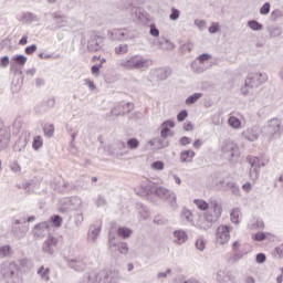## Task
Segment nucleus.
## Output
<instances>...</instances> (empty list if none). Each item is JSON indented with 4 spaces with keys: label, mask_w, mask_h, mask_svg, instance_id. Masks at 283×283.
I'll return each instance as SVG.
<instances>
[{
    "label": "nucleus",
    "mask_w": 283,
    "mask_h": 283,
    "mask_svg": "<svg viewBox=\"0 0 283 283\" xmlns=\"http://www.w3.org/2000/svg\"><path fill=\"white\" fill-rule=\"evenodd\" d=\"M142 191H144L146 196H157V198H160L161 200H167L172 209H178L176 192L163 186H157L156 184L149 181L142 185Z\"/></svg>",
    "instance_id": "obj_1"
},
{
    "label": "nucleus",
    "mask_w": 283,
    "mask_h": 283,
    "mask_svg": "<svg viewBox=\"0 0 283 283\" xmlns=\"http://www.w3.org/2000/svg\"><path fill=\"white\" fill-rule=\"evenodd\" d=\"M0 273L7 283H23V277L21 276V265L15 262L2 263Z\"/></svg>",
    "instance_id": "obj_2"
},
{
    "label": "nucleus",
    "mask_w": 283,
    "mask_h": 283,
    "mask_svg": "<svg viewBox=\"0 0 283 283\" xmlns=\"http://www.w3.org/2000/svg\"><path fill=\"white\" fill-rule=\"evenodd\" d=\"M151 65H154V61L140 54L132 55L119 62V66L124 67V70H147V67H151Z\"/></svg>",
    "instance_id": "obj_3"
},
{
    "label": "nucleus",
    "mask_w": 283,
    "mask_h": 283,
    "mask_svg": "<svg viewBox=\"0 0 283 283\" xmlns=\"http://www.w3.org/2000/svg\"><path fill=\"white\" fill-rule=\"evenodd\" d=\"M210 209H212L214 214L211 212H206L203 214V222H206V224L202 226V229L206 231L211 229L213 223L218 222V220H220V216H222V206H220L216 200L210 201Z\"/></svg>",
    "instance_id": "obj_4"
},
{
    "label": "nucleus",
    "mask_w": 283,
    "mask_h": 283,
    "mask_svg": "<svg viewBox=\"0 0 283 283\" xmlns=\"http://www.w3.org/2000/svg\"><path fill=\"white\" fill-rule=\"evenodd\" d=\"M88 282L92 283H116L118 276L113 271H101L99 273H92L88 275Z\"/></svg>",
    "instance_id": "obj_5"
},
{
    "label": "nucleus",
    "mask_w": 283,
    "mask_h": 283,
    "mask_svg": "<svg viewBox=\"0 0 283 283\" xmlns=\"http://www.w3.org/2000/svg\"><path fill=\"white\" fill-rule=\"evenodd\" d=\"M64 262L69 269L76 271L77 273H83L87 269V258L80 255L75 258L64 256Z\"/></svg>",
    "instance_id": "obj_6"
},
{
    "label": "nucleus",
    "mask_w": 283,
    "mask_h": 283,
    "mask_svg": "<svg viewBox=\"0 0 283 283\" xmlns=\"http://www.w3.org/2000/svg\"><path fill=\"white\" fill-rule=\"evenodd\" d=\"M269 81V75L266 73H250L245 78L244 86L245 87H260L262 83H266Z\"/></svg>",
    "instance_id": "obj_7"
},
{
    "label": "nucleus",
    "mask_w": 283,
    "mask_h": 283,
    "mask_svg": "<svg viewBox=\"0 0 283 283\" xmlns=\"http://www.w3.org/2000/svg\"><path fill=\"white\" fill-rule=\"evenodd\" d=\"M221 151L228 160H234V158H240V147H238V144L233 142L226 143Z\"/></svg>",
    "instance_id": "obj_8"
},
{
    "label": "nucleus",
    "mask_w": 283,
    "mask_h": 283,
    "mask_svg": "<svg viewBox=\"0 0 283 283\" xmlns=\"http://www.w3.org/2000/svg\"><path fill=\"white\" fill-rule=\"evenodd\" d=\"M10 138L12 135L6 127L3 119L0 118V154L10 147Z\"/></svg>",
    "instance_id": "obj_9"
},
{
    "label": "nucleus",
    "mask_w": 283,
    "mask_h": 283,
    "mask_svg": "<svg viewBox=\"0 0 283 283\" xmlns=\"http://www.w3.org/2000/svg\"><path fill=\"white\" fill-rule=\"evenodd\" d=\"M247 161L250 165V178L251 180H258L260 178V158L255 156H248Z\"/></svg>",
    "instance_id": "obj_10"
},
{
    "label": "nucleus",
    "mask_w": 283,
    "mask_h": 283,
    "mask_svg": "<svg viewBox=\"0 0 283 283\" xmlns=\"http://www.w3.org/2000/svg\"><path fill=\"white\" fill-rule=\"evenodd\" d=\"M52 224L50 221H43L33 227L32 233L35 238H45L50 233Z\"/></svg>",
    "instance_id": "obj_11"
},
{
    "label": "nucleus",
    "mask_w": 283,
    "mask_h": 283,
    "mask_svg": "<svg viewBox=\"0 0 283 283\" xmlns=\"http://www.w3.org/2000/svg\"><path fill=\"white\" fill-rule=\"evenodd\" d=\"M107 36L111 41H127L129 39V31L126 28L113 29L107 31Z\"/></svg>",
    "instance_id": "obj_12"
},
{
    "label": "nucleus",
    "mask_w": 283,
    "mask_h": 283,
    "mask_svg": "<svg viewBox=\"0 0 283 283\" xmlns=\"http://www.w3.org/2000/svg\"><path fill=\"white\" fill-rule=\"evenodd\" d=\"M102 49H103V36L97 35L96 33L91 34V38L87 41L88 52H98Z\"/></svg>",
    "instance_id": "obj_13"
},
{
    "label": "nucleus",
    "mask_w": 283,
    "mask_h": 283,
    "mask_svg": "<svg viewBox=\"0 0 283 283\" xmlns=\"http://www.w3.org/2000/svg\"><path fill=\"white\" fill-rule=\"evenodd\" d=\"M269 136H280L282 134V122L277 118L270 119L265 126Z\"/></svg>",
    "instance_id": "obj_14"
},
{
    "label": "nucleus",
    "mask_w": 283,
    "mask_h": 283,
    "mask_svg": "<svg viewBox=\"0 0 283 283\" xmlns=\"http://www.w3.org/2000/svg\"><path fill=\"white\" fill-rule=\"evenodd\" d=\"M231 240V228L229 226H221L217 229V241L219 244H227Z\"/></svg>",
    "instance_id": "obj_15"
},
{
    "label": "nucleus",
    "mask_w": 283,
    "mask_h": 283,
    "mask_svg": "<svg viewBox=\"0 0 283 283\" xmlns=\"http://www.w3.org/2000/svg\"><path fill=\"white\" fill-rule=\"evenodd\" d=\"M59 244V239L54 235L49 234L48 239L43 242L42 250L49 255H54V249Z\"/></svg>",
    "instance_id": "obj_16"
},
{
    "label": "nucleus",
    "mask_w": 283,
    "mask_h": 283,
    "mask_svg": "<svg viewBox=\"0 0 283 283\" xmlns=\"http://www.w3.org/2000/svg\"><path fill=\"white\" fill-rule=\"evenodd\" d=\"M130 15L133 19H136V21H145V19L149 17V13H147V11L140 7H133L130 9Z\"/></svg>",
    "instance_id": "obj_17"
},
{
    "label": "nucleus",
    "mask_w": 283,
    "mask_h": 283,
    "mask_svg": "<svg viewBox=\"0 0 283 283\" xmlns=\"http://www.w3.org/2000/svg\"><path fill=\"white\" fill-rule=\"evenodd\" d=\"M243 136L247 138V140H250V143H254V140L260 138V127L253 126L252 128H248L245 132H243Z\"/></svg>",
    "instance_id": "obj_18"
},
{
    "label": "nucleus",
    "mask_w": 283,
    "mask_h": 283,
    "mask_svg": "<svg viewBox=\"0 0 283 283\" xmlns=\"http://www.w3.org/2000/svg\"><path fill=\"white\" fill-rule=\"evenodd\" d=\"M174 242L175 244H185L189 240V235L185 230H175L174 231Z\"/></svg>",
    "instance_id": "obj_19"
},
{
    "label": "nucleus",
    "mask_w": 283,
    "mask_h": 283,
    "mask_svg": "<svg viewBox=\"0 0 283 283\" xmlns=\"http://www.w3.org/2000/svg\"><path fill=\"white\" fill-rule=\"evenodd\" d=\"M120 243V240L118 239V233L114 231L113 229L108 230V247L109 249H116L118 244Z\"/></svg>",
    "instance_id": "obj_20"
},
{
    "label": "nucleus",
    "mask_w": 283,
    "mask_h": 283,
    "mask_svg": "<svg viewBox=\"0 0 283 283\" xmlns=\"http://www.w3.org/2000/svg\"><path fill=\"white\" fill-rule=\"evenodd\" d=\"M12 233L14 238H18L19 240H21V238H25V234L28 233V227L12 226Z\"/></svg>",
    "instance_id": "obj_21"
},
{
    "label": "nucleus",
    "mask_w": 283,
    "mask_h": 283,
    "mask_svg": "<svg viewBox=\"0 0 283 283\" xmlns=\"http://www.w3.org/2000/svg\"><path fill=\"white\" fill-rule=\"evenodd\" d=\"M115 232H117L118 238L127 240L128 238H132L134 230H132V228L128 227H118Z\"/></svg>",
    "instance_id": "obj_22"
},
{
    "label": "nucleus",
    "mask_w": 283,
    "mask_h": 283,
    "mask_svg": "<svg viewBox=\"0 0 283 283\" xmlns=\"http://www.w3.org/2000/svg\"><path fill=\"white\" fill-rule=\"evenodd\" d=\"M247 255V252L239 250L234 252L231 256L228 258L227 262L228 264H238L239 260H242Z\"/></svg>",
    "instance_id": "obj_23"
},
{
    "label": "nucleus",
    "mask_w": 283,
    "mask_h": 283,
    "mask_svg": "<svg viewBox=\"0 0 283 283\" xmlns=\"http://www.w3.org/2000/svg\"><path fill=\"white\" fill-rule=\"evenodd\" d=\"M98 235H101V228L91 227L87 234L88 242H96V240H98Z\"/></svg>",
    "instance_id": "obj_24"
},
{
    "label": "nucleus",
    "mask_w": 283,
    "mask_h": 283,
    "mask_svg": "<svg viewBox=\"0 0 283 283\" xmlns=\"http://www.w3.org/2000/svg\"><path fill=\"white\" fill-rule=\"evenodd\" d=\"M195 156L196 151L193 150H182L180 153V163H191Z\"/></svg>",
    "instance_id": "obj_25"
},
{
    "label": "nucleus",
    "mask_w": 283,
    "mask_h": 283,
    "mask_svg": "<svg viewBox=\"0 0 283 283\" xmlns=\"http://www.w3.org/2000/svg\"><path fill=\"white\" fill-rule=\"evenodd\" d=\"M70 189V184L65 180L63 181H56L54 185V191H57V193H67V190Z\"/></svg>",
    "instance_id": "obj_26"
},
{
    "label": "nucleus",
    "mask_w": 283,
    "mask_h": 283,
    "mask_svg": "<svg viewBox=\"0 0 283 283\" xmlns=\"http://www.w3.org/2000/svg\"><path fill=\"white\" fill-rule=\"evenodd\" d=\"M171 76V69L163 67L157 71V78L159 81H167L168 77Z\"/></svg>",
    "instance_id": "obj_27"
},
{
    "label": "nucleus",
    "mask_w": 283,
    "mask_h": 283,
    "mask_svg": "<svg viewBox=\"0 0 283 283\" xmlns=\"http://www.w3.org/2000/svg\"><path fill=\"white\" fill-rule=\"evenodd\" d=\"M216 185L217 187H220V189H224V191H227V189H231L232 186L235 185V182L231 180L219 179L217 180Z\"/></svg>",
    "instance_id": "obj_28"
},
{
    "label": "nucleus",
    "mask_w": 283,
    "mask_h": 283,
    "mask_svg": "<svg viewBox=\"0 0 283 283\" xmlns=\"http://www.w3.org/2000/svg\"><path fill=\"white\" fill-rule=\"evenodd\" d=\"M38 275H40L44 282H50V268L40 266L38 269Z\"/></svg>",
    "instance_id": "obj_29"
},
{
    "label": "nucleus",
    "mask_w": 283,
    "mask_h": 283,
    "mask_svg": "<svg viewBox=\"0 0 283 283\" xmlns=\"http://www.w3.org/2000/svg\"><path fill=\"white\" fill-rule=\"evenodd\" d=\"M248 28L253 30V32H260L264 29V25H262V23H260L258 20H250L248 21Z\"/></svg>",
    "instance_id": "obj_30"
},
{
    "label": "nucleus",
    "mask_w": 283,
    "mask_h": 283,
    "mask_svg": "<svg viewBox=\"0 0 283 283\" xmlns=\"http://www.w3.org/2000/svg\"><path fill=\"white\" fill-rule=\"evenodd\" d=\"M202 98V93H193L186 98V105H193V103H198Z\"/></svg>",
    "instance_id": "obj_31"
},
{
    "label": "nucleus",
    "mask_w": 283,
    "mask_h": 283,
    "mask_svg": "<svg viewBox=\"0 0 283 283\" xmlns=\"http://www.w3.org/2000/svg\"><path fill=\"white\" fill-rule=\"evenodd\" d=\"M43 133L46 138H52L54 136V124H45L43 126Z\"/></svg>",
    "instance_id": "obj_32"
},
{
    "label": "nucleus",
    "mask_w": 283,
    "mask_h": 283,
    "mask_svg": "<svg viewBox=\"0 0 283 283\" xmlns=\"http://www.w3.org/2000/svg\"><path fill=\"white\" fill-rule=\"evenodd\" d=\"M269 235H271V233L269 232H256L252 235V240H254L255 242H264V240H266Z\"/></svg>",
    "instance_id": "obj_33"
},
{
    "label": "nucleus",
    "mask_w": 283,
    "mask_h": 283,
    "mask_svg": "<svg viewBox=\"0 0 283 283\" xmlns=\"http://www.w3.org/2000/svg\"><path fill=\"white\" fill-rule=\"evenodd\" d=\"M228 125H230V127H233V129H239V127H241L242 122L240 120V118L235 117V116H231L228 119Z\"/></svg>",
    "instance_id": "obj_34"
},
{
    "label": "nucleus",
    "mask_w": 283,
    "mask_h": 283,
    "mask_svg": "<svg viewBox=\"0 0 283 283\" xmlns=\"http://www.w3.org/2000/svg\"><path fill=\"white\" fill-rule=\"evenodd\" d=\"M195 205L197 206L198 209H200V211H207V209L211 207V203H208L207 201L201 199H195Z\"/></svg>",
    "instance_id": "obj_35"
},
{
    "label": "nucleus",
    "mask_w": 283,
    "mask_h": 283,
    "mask_svg": "<svg viewBox=\"0 0 283 283\" xmlns=\"http://www.w3.org/2000/svg\"><path fill=\"white\" fill-rule=\"evenodd\" d=\"M181 218L182 220H186V222H193V213H191L187 208L181 210Z\"/></svg>",
    "instance_id": "obj_36"
},
{
    "label": "nucleus",
    "mask_w": 283,
    "mask_h": 283,
    "mask_svg": "<svg viewBox=\"0 0 283 283\" xmlns=\"http://www.w3.org/2000/svg\"><path fill=\"white\" fill-rule=\"evenodd\" d=\"M12 61H15L17 65H25V63H28V56L23 54H15L12 56Z\"/></svg>",
    "instance_id": "obj_37"
},
{
    "label": "nucleus",
    "mask_w": 283,
    "mask_h": 283,
    "mask_svg": "<svg viewBox=\"0 0 283 283\" xmlns=\"http://www.w3.org/2000/svg\"><path fill=\"white\" fill-rule=\"evenodd\" d=\"M40 147H43V137H41L40 135L35 136L33 138V142H32V148L35 150V151H39V148Z\"/></svg>",
    "instance_id": "obj_38"
},
{
    "label": "nucleus",
    "mask_w": 283,
    "mask_h": 283,
    "mask_svg": "<svg viewBox=\"0 0 283 283\" xmlns=\"http://www.w3.org/2000/svg\"><path fill=\"white\" fill-rule=\"evenodd\" d=\"M128 149H138L140 147V142L136 137H132L126 143Z\"/></svg>",
    "instance_id": "obj_39"
},
{
    "label": "nucleus",
    "mask_w": 283,
    "mask_h": 283,
    "mask_svg": "<svg viewBox=\"0 0 283 283\" xmlns=\"http://www.w3.org/2000/svg\"><path fill=\"white\" fill-rule=\"evenodd\" d=\"M129 52V45L127 44H119L115 46V54H118L119 56L123 54H127Z\"/></svg>",
    "instance_id": "obj_40"
},
{
    "label": "nucleus",
    "mask_w": 283,
    "mask_h": 283,
    "mask_svg": "<svg viewBox=\"0 0 283 283\" xmlns=\"http://www.w3.org/2000/svg\"><path fill=\"white\" fill-rule=\"evenodd\" d=\"M50 224H52L53 227H61V224H63V218H61V216L59 214H53L50 218Z\"/></svg>",
    "instance_id": "obj_41"
},
{
    "label": "nucleus",
    "mask_w": 283,
    "mask_h": 283,
    "mask_svg": "<svg viewBox=\"0 0 283 283\" xmlns=\"http://www.w3.org/2000/svg\"><path fill=\"white\" fill-rule=\"evenodd\" d=\"M190 67L196 74H202V72H205V67L196 60L190 64Z\"/></svg>",
    "instance_id": "obj_42"
},
{
    "label": "nucleus",
    "mask_w": 283,
    "mask_h": 283,
    "mask_svg": "<svg viewBox=\"0 0 283 283\" xmlns=\"http://www.w3.org/2000/svg\"><path fill=\"white\" fill-rule=\"evenodd\" d=\"M122 109H123V116H125V114H129L130 112H134V103L132 102H127V103H122Z\"/></svg>",
    "instance_id": "obj_43"
},
{
    "label": "nucleus",
    "mask_w": 283,
    "mask_h": 283,
    "mask_svg": "<svg viewBox=\"0 0 283 283\" xmlns=\"http://www.w3.org/2000/svg\"><path fill=\"white\" fill-rule=\"evenodd\" d=\"M116 249L123 255H127V253H129V247L127 245V242H119V244L116 247Z\"/></svg>",
    "instance_id": "obj_44"
},
{
    "label": "nucleus",
    "mask_w": 283,
    "mask_h": 283,
    "mask_svg": "<svg viewBox=\"0 0 283 283\" xmlns=\"http://www.w3.org/2000/svg\"><path fill=\"white\" fill-rule=\"evenodd\" d=\"M272 255L273 258H277L279 260L283 258V243L272 251Z\"/></svg>",
    "instance_id": "obj_45"
},
{
    "label": "nucleus",
    "mask_w": 283,
    "mask_h": 283,
    "mask_svg": "<svg viewBox=\"0 0 283 283\" xmlns=\"http://www.w3.org/2000/svg\"><path fill=\"white\" fill-rule=\"evenodd\" d=\"M10 251H12V248L10 245L0 247V256L8 258V255H10Z\"/></svg>",
    "instance_id": "obj_46"
},
{
    "label": "nucleus",
    "mask_w": 283,
    "mask_h": 283,
    "mask_svg": "<svg viewBox=\"0 0 283 283\" xmlns=\"http://www.w3.org/2000/svg\"><path fill=\"white\" fill-rule=\"evenodd\" d=\"M151 169H155V171H163V169H165V163L156 160L151 164Z\"/></svg>",
    "instance_id": "obj_47"
},
{
    "label": "nucleus",
    "mask_w": 283,
    "mask_h": 283,
    "mask_svg": "<svg viewBox=\"0 0 283 283\" xmlns=\"http://www.w3.org/2000/svg\"><path fill=\"white\" fill-rule=\"evenodd\" d=\"M102 67H103V64H94L91 67V74H93V76H101Z\"/></svg>",
    "instance_id": "obj_48"
},
{
    "label": "nucleus",
    "mask_w": 283,
    "mask_h": 283,
    "mask_svg": "<svg viewBox=\"0 0 283 283\" xmlns=\"http://www.w3.org/2000/svg\"><path fill=\"white\" fill-rule=\"evenodd\" d=\"M169 19H170V21H178V19H180V10L172 8Z\"/></svg>",
    "instance_id": "obj_49"
},
{
    "label": "nucleus",
    "mask_w": 283,
    "mask_h": 283,
    "mask_svg": "<svg viewBox=\"0 0 283 283\" xmlns=\"http://www.w3.org/2000/svg\"><path fill=\"white\" fill-rule=\"evenodd\" d=\"M271 12V3L265 2L261 8H260V14L266 15Z\"/></svg>",
    "instance_id": "obj_50"
},
{
    "label": "nucleus",
    "mask_w": 283,
    "mask_h": 283,
    "mask_svg": "<svg viewBox=\"0 0 283 283\" xmlns=\"http://www.w3.org/2000/svg\"><path fill=\"white\" fill-rule=\"evenodd\" d=\"M9 167L13 174H21V165H19V161L11 163Z\"/></svg>",
    "instance_id": "obj_51"
},
{
    "label": "nucleus",
    "mask_w": 283,
    "mask_h": 283,
    "mask_svg": "<svg viewBox=\"0 0 283 283\" xmlns=\"http://www.w3.org/2000/svg\"><path fill=\"white\" fill-rule=\"evenodd\" d=\"M187 116H189V112H187V109H182L177 114V120L178 123H182L185 122V119L187 118Z\"/></svg>",
    "instance_id": "obj_52"
},
{
    "label": "nucleus",
    "mask_w": 283,
    "mask_h": 283,
    "mask_svg": "<svg viewBox=\"0 0 283 283\" xmlns=\"http://www.w3.org/2000/svg\"><path fill=\"white\" fill-rule=\"evenodd\" d=\"M111 114H113V116H123V106L122 104L116 105L112 111Z\"/></svg>",
    "instance_id": "obj_53"
},
{
    "label": "nucleus",
    "mask_w": 283,
    "mask_h": 283,
    "mask_svg": "<svg viewBox=\"0 0 283 283\" xmlns=\"http://www.w3.org/2000/svg\"><path fill=\"white\" fill-rule=\"evenodd\" d=\"M255 262L256 264H264V262H266V254H264V252L258 253L255 255Z\"/></svg>",
    "instance_id": "obj_54"
},
{
    "label": "nucleus",
    "mask_w": 283,
    "mask_h": 283,
    "mask_svg": "<svg viewBox=\"0 0 283 283\" xmlns=\"http://www.w3.org/2000/svg\"><path fill=\"white\" fill-rule=\"evenodd\" d=\"M160 136H161V138H169V136H171V128L161 126Z\"/></svg>",
    "instance_id": "obj_55"
},
{
    "label": "nucleus",
    "mask_w": 283,
    "mask_h": 283,
    "mask_svg": "<svg viewBox=\"0 0 283 283\" xmlns=\"http://www.w3.org/2000/svg\"><path fill=\"white\" fill-rule=\"evenodd\" d=\"M74 220H75V224L76 227H81L83 224V212H77L75 216H74Z\"/></svg>",
    "instance_id": "obj_56"
},
{
    "label": "nucleus",
    "mask_w": 283,
    "mask_h": 283,
    "mask_svg": "<svg viewBox=\"0 0 283 283\" xmlns=\"http://www.w3.org/2000/svg\"><path fill=\"white\" fill-rule=\"evenodd\" d=\"M161 127H167L168 129H172L176 127V122L174 119H166L163 122Z\"/></svg>",
    "instance_id": "obj_57"
},
{
    "label": "nucleus",
    "mask_w": 283,
    "mask_h": 283,
    "mask_svg": "<svg viewBox=\"0 0 283 283\" xmlns=\"http://www.w3.org/2000/svg\"><path fill=\"white\" fill-rule=\"evenodd\" d=\"M150 36H160V30L156 28V24H150V31H149Z\"/></svg>",
    "instance_id": "obj_58"
},
{
    "label": "nucleus",
    "mask_w": 283,
    "mask_h": 283,
    "mask_svg": "<svg viewBox=\"0 0 283 283\" xmlns=\"http://www.w3.org/2000/svg\"><path fill=\"white\" fill-rule=\"evenodd\" d=\"M23 19L25 21H36V14H34L32 12H25V13H23Z\"/></svg>",
    "instance_id": "obj_59"
},
{
    "label": "nucleus",
    "mask_w": 283,
    "mask_h": 283,
    "mask_svg": "<svg viewBox=\"0 0 283 283\" xmlns=\"http://www.w3.org/2000/svg\"><path fill=\"white\" fill-rule=\"evenodd\" d=\"M181 52H191L193 50V44L191 42L185 43L180 46Z\"/></svg>",
    "instance_id": "obj_60"
},
{
    "label": "nucleus",
    "mask_w": 283,
    "mask_h": 283,
    "mask_svg": "<svg viewBox=\"0 0 283 283\" xmlns=\"http://www.w3.org/2000/svg\"><path fill=\"white\" fill-rule=\"evenodd\" d=\"M25 54L32 55L36 52V44H31L24 49Z\"/></svg>",
    "instance_id": "obj_61"
},
{
    "label": "nucleus",
    "mask_w": 283,
    "mask_h": 283,
    "mask_svg": "<svg viewBox=\"0 0 283 283\" xmlns=\"http://www.w3.org/2000/svg\"><path fill=\"white\" fill-rule=\"evenodd\" d=\"M197 59H198L199 63H205L206 61H209L211 59V54L202 53Z\"/></svg>",
    "instance_id": "obj_62"
},
{
    "label": "nucleus",
    "mask_w": 283,
    "mask_h": 283,
    "mask_svg": "<svg viewBox=\"0 0 283 283\" xmlns=\"http://www.w3.org/2000/svg\"><path fill=\"white\" fill-rule=\"evenodd\" d=\"M179 144L182 146V147H187V145H191V138L190 137H187V136H184L179 139Z\"/></svg>",
    "instance_id": "obj_63"
},
{
    "label": "nucleus",
    "mask_w": 283,
    "mask_h": 283,
    "mask_svg": "<svg viewBox=\"0 0 283 283\" xmlns=\"http://www.w3.org/2000/svg\"><path fill=\"white\" fill-rule=\"evenodd\" d=\"M196 248L199 250V251H205V239H198L196 241Z\"/></svg>",
    "instance_id": "obj_64"
}]
</instances>
